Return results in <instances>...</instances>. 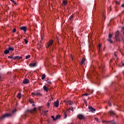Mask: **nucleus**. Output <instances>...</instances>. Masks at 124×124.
I'll return each mask as SVG.
<instances>
[{
    "label": "nucleus",
    "mask_w": 124,
    "mask_h": 124,
    "mask_svg": "<svg viewBox=\"0 0 124 124\" xmlns=\"http://www.w3.org/2000/svg\"><path fill=\"white\" fill-rule=\"evenodd\" d=\"M115 39L116 41H119V42L123 41V38L120 36V31H119L115 32Z\"/></svg>",
    "instance_id": "f257e3e1"
},
{
    "label": "nucleus",
    "mask_w": 124,
    "mask_h": 124,
    "mask_svg": "<svg viewBox=\"0 0 124 124\" xmlns=\"http://www.w3.org/2000/svg\"><path fill=\"white\" fill-rule=\"evenodd\" d=\"M27 112L28 113H31V114H33V116H34V117L36 116V114H37V109H36V108H34L32 109H27Z\"/></svg>",
    "instance_id": "f03ea898"
},
{
    "label": "nucleus",
    "mask_w": 124,
    "mask_h": 124,
    "mask_svg": "<svg viewBox=\"0 0 124 124\" xmlns=\"http://www.w3.org/2000/svg\"><path fill=\"white\" fill-rule=\"evenodd\" d=\"M31 95L32 96H41L42 95V93H41L39 90H37L35 91L34 93H32Z\"/></svg>",
    "instance_id": "7ed1b4c3"
},
{
    "label": "nucleus",
    "mask_w": 124,
    "mask_h": 124,
    "mask_svg": "<svg viewBox=\"0 0 124 124\" xmlns=\"http://www.w3.org/2000/svg\"><path fill=\"white\" fill-rule=\"evenodd\" d=\"M77 118L78 120L85 121L86 120V116L82 114H79L77 115Z\"/></svg>",
    "instance_id": "20e7f679"
},
{
    "label": "nucleus",
    "mask_w": 124,
    "mask_h": 124,
    "mask_svg": "<svg viewBox=\"0 0 124 124\" xmlns=\"http://www.w3.org/2000/svg\"><path fill=\"white\" fill-rule=\"evenodd\" d=\"M9 117H11V114L6 113L0 117V120H3L6 118H9Z\"/></svg>",
    "instance_id": "39448f33"
},
{
    "label": "nucleus",
    "mask_w": 124,
    "mask_h": 124,
    "mask_svg": "<svg viewBox=\"0 0 124 124\" xmlns=\"http://www.w3.org/2000/svg\"><path fill=\"white\" fill-rule=\"evenodd\" d=\"M53 42L54 41L53 40H49L46 45V48H49V47H51V46L53 45Z\"/></svg>",
    "instance_id": "423d86ee"
},
{
    "label": "nucleus",
    "mask_w": 124,
    "mask_h": 124,
    "mask_svg": "<svg viewBox=\"0 0 124 124\" xmlns=\"http://www.w3.org/2000/svg\"><path fill=\"white\" fill-rule=\"evenodd\" d=\"M59 100H57L56 101L54 102L53 103V106L54 107H59Z\"/></svg>",
    "instance_id": "0eeeda50"
},
{
    "label": "nucleus",
    "mask_w": 124,
    "mask_h": 124,
    "mask_svg": "<svg viewBox=\"0 0 124 124\" xmlns=\"http://www.w3.org/2000/svg\"><path fill=\"white\" fill-rule=\"evenodd\" d=\"M89 109L90 110V111L92 112L93 113L95 111V108H93V107L91 106H89Z\"/></svg>",
    "instance_id": "6e6552de"
},
{
    "label": "nucleus",
    "mask_w": 124,
    "mask_h": 124,
    "mask_svg": "<svg viewBox=\"0 0 124 124\" xmlns=\"http://www.w3.org/2000/svg\"><path fill=\"white\" fill-rule=\"evenodd\" d=\"M20 30L23 31L24 32H26V31H27V27L22 26L20 27Z\"/></svg>",
    "instance_id": "1a4fd4ad"
},
{
    "label": "nucleus",
    "mask_w": 124,
    "mask_h": 124,
    "mask_svg": "<svg viewBox=\"0 0 124 124\" xmlns=\"http://www.w3.org/2000/svg\"><path fill=\"white\" fill-rule=\"evenodd\" d=\"M30 83V80L29 79L25 78L23 81V84H29Z\"/></svg>",
    "instance_id": "9d476101"
},
{
    "label": "nucleus",
    "mask_w": 124,
    "mask_h": 124,
    "mask_svg": "<svg viewBox=\"0 0 124 124\" xmlns=\"http://www.w3.org/2000/svg\"><path fill=\"white\" fill-rule=\"evenodd\" d=\"M20 59H23V57L22 56H15L14 57V60H16L17 61H19Z\"/></svg>",
    "instance_id": "9b49d317"
},
{
    "label": "nucleus",
    "mask_w": 124,
    "mask_h": 124,
    "mask_svg": "<svg viewBox=\"0 0 124 124\" xmlns=\"http://www.w3.org/2000/svg\"><path fill=\"white\" fill-rule=\"evenodd\" d=\"M108 113H109V114H110V116H115L116 115V113H115V112H114V111H113V110H110V111H109Z\"/></svg>",
    "instance_id": "f8f14e48"
},
{
    "label": "nucleus",
    "mask_w": 124,
    "mask_h": 124,
    "mask_svg": "<svg viewBox=\"0 0 124 124\" xmlns=\"http://www.w3.org/2000/svg\"><path fill=\"white\" fill-rule=\"evenodd\" d=\"M36 65V62L29 64V66L31 67H34V66H35Z\"/></svg>",
    "instance_id": "ddd939ff"
},
{
    "label": "nucleus",
    "mask_w": 124,
    "mask_h": 124,
    "mask_svg": "<svg viewBox=\"0 0 124 124\" xmlns=\"http://www.w3.org/2000/svg\"><path fill=\"white\" fill-rule=\"evenodd\" d=\"M62 4H63V5H66V4H67V0H62Z\"/></svg>",
    "instance_id": "4468645a"
},
{
    "label": "nucleus",
    "mask_w": 124,
    "mask_h": 124,
    "mask_svg": "<svg viewBox=\"0 0 124 124\" xmlns=\"http://www.w3.org/2000/svg\"><path fill=\"white\" fill-rule=\"evenodd\" d=\"M4 53L5 55H7V54H9V50L8 49H6L4 50Z\"/></svg>",
    "instance_id": "2eb2a0df"
},
{
    "label": "nucleus",
    "mask_w": 124,
    "mask_h": 124,
    "mask_svg": "<svg viewBox=\"0 0 124 124\" xmlns=\"http://www.w3.org/2000/svg\"><path fill=\"white\" fill-rule=\"evenodd\" d=\"M85 60H86V58H83L82 59V60L81 61V62H80V64H81V65H82V64H83L84 62H85Z\"/></svg>",
    "instance_id": "dca6fc26"
},
{
    "label": "nucleus",
    "mask_w": 124,
    "mask_h": 124,
    "mask_svg": "<svg viewBox=\"0 0 124 124\" xmlns=\"http://www.w3.org/2000/svg\"><path fill=\"white\" fill-rule=\"evenodd\" d=\"M60 119H61V115H56L55 118L56 121H57V120H60Z\"/></svg>",
    "instance_id": "f3484780"
},
{
    "label": "nucleus",
    "mask_w": 124,
    "mask_h": 124,
    "mask_svg": "<svg viewBox=\"0 0 124 124\" xmlns=\"http://www.w3.org/2000/svg\"><path fill=\"white\" fill-rule=\"evenodd\" d=\"M8 50H9V51H12V52L14 51V48L9 46V47L8 48Z\"/></svg>",
    "instance_id": "a211bd4d"
},
{
    "label": "nucleus",
    "mask_w": 124,
    "mask_h": 124,
    "mask_svg": "<svg viewBox=\"0 0 124 124\" xmlns=\"http://www.w3.org/2000/svg\"><path fill=\"white\" fill-rule=\"evenodd\" d=\"M44 90L46 92H48V87H47L46 86H44L43 87Z\"/></svg>",
    "instance_id": "6ab92c4d"
},
{
    "label": "nucleus",
    "mask_w": 124,
    "mask_h": 124,
    "mask_svg": "<svg viewBox=\"0 0 124 124\" xmlns=\"http://www.w3.org/2000/svg\"><path fill=\"white\" fill-rule=\"evenodd\" d=\"M63 117L64 119H66L67 117V114H66V111H64L63 113Z\"/></svg>",
    "instance_id": "aec40b11"
},
{
    "label": "nucleus",
    "mask_w": 124,
    "mask_h": 124,
    "mask_svg": "<svg viewBox=\"0 0 124 124\" xmlns=\"http://www.w3.org/2000/svg\"><path fill=\"white\" fill-rule=\"evenodd\" d=\"M45 77H46V75H45V74H43L41 77L42 80H44V79H45Z\"/></svg>",
    "instance_id": "412c9836"
},
{
    "label": "nucleus",
    "mask_w": 124,
    "mask_h": 124,
    "mask_svg": "<svg viewBox=\"0 0 124 124\" xmlns=\"http://www.w3.org/2000/svg\"><path fill=\"white\" fill-rule=\"evenodd\" d=\"M114 122V120L109 121H103V123H106V124H109V123H113Z\"/></svg>",
    "instance_id": "4be33fe9"
},
{
    "label": "nucleus",
    "mask_w": 124,
    "mask_h": 124,
    "mask_svg": "<svg viewBox=\"0 0 124 124\" xmlns=\"http://www.w3.org/2000/svg\"><path fill=\"white\" fill-rule=\"evenodd\" d=\"M46 81L48 84H52V82L49 79H46Z\"/></svg>",
    "instance_id": "5701e85b"
},
{
    "label": "nucleus",
    "mask_w": 124,
    "mask_h": 124,
    "mask_svg": "<svg viewBox=\"0 0 124 124\" xmlns=\"http://www.w3.org/2000/svg\"><path fill=\"white\" fill-rule=\"evenodd\" d=\"M104 68V66H101V67H99V69L102 71Z\"/></svg>",
    "instance_id": "b1692460"
},
{
    "label": "nucleus",
    "mask_w": 124,
    "mask_h": 124,
    "mask_svg": "<svg viewBox=\"0 0 124 124\" xmlns=\"http://www.w3.org/2000/svg\"><path fill=\"white\" fill-rule=\"evenodd\" d=\"M108 42H109L111 44H113V41H112L111 39H108Z\"/></svg>",
    "instance_id": "393cba45"
},
{
    "label": "nucleus",
    "mask_w": 124,
    "mask_h": 124,
    "mask_svg": "<svg viewBox=\"0 0 124 124\" xmlns=\"http://www.w3.org/2000/svg\"><path fill=\"white\" fill-rule=\"evenodd\" d=\"M17 97L18 98H19V99H20V98H21V93H18L17 95Z\"/></svg>",
    "instance_id": "a878e982"
},
{
    "label": "nucleus",
    "mask_w": 124,
    "mask_h": 124,
    "mask_svg": "<svg viewBox=\"0 0 124 124\" xmlns=\"http://www.w3.org/2000/svg\"><path fill=\"white\" fill-rule=\"evenodd\" d=\"M73 18H74V16L72 15L69 17V20H70L71 21V20H72V19H73Z\"/></svg>",
    "instance_id": "bb28decb"
},
{
    "label": "nucleus",
    "mask_w": 124,
    "mask_h": 124,
    "mask_svg": "<svg viewBox=\"0 0 124 124\" xmlns=\"http://www.w3.org/2000/svg\"><path fill=\"white\" fill-rule=\"evenodd\" d=\"M90 94H91L90 93H86L83 94L82 95L83 96H88V95H90Z\"/></svg>",
    "instance_id": "cd10ccee"
},
{
    "label": "nucleus",
    "mask_w": 124,
    "mask_h": 124,
    "mask_svg": "<svg viewBox=\"0 0 124 124\" xmlns=\"http://www.w3.org/2000/svg\"><path fill=\"white\" fill-rule=\"evenodd\" d=\"M30 58H31V55H29L26 57L25 59H26V60H28V59H30Z\"/></svg>",
    "instance_id": "c85d7f7f"
},
{
    "label": "nucleus",
    "mask_w": 124,
    "mask_h": 124,
    "mask_svg": "<svg viewBox=\"0 0 124 124\" xmlns=\"http://www.w3.org/2000/svg\"><path fill=\"white\" fill-rule=\"evenodd\" d=\"M8 59H13V60H14V57L12 56H8Z\"/></svg>",
    "instance_id": "c756f323"
},
{
    "label": "nucleus",
    "mask_w": 124,
    "mask_h": 124,
    "mask_svg": "<svg viewBox=\"0 0 124 124\" xmlns=\"http://www.w3.org/2000/svg\"><path fill=\"white\" fill-rule=\"evenodd\" d=\"M23 40L25 42V44H28V40L26 39H24Z\"/></svg>",
    "instance_id": "7c9ffc66"
},
{
    "label": "nucleus",
    "mask_w": 124,
    "mask_h": 124,
    "mask_svg": "<svg viewBox=\"0 0 124 124\" xmlns=\"http://www.w3.org/2000/svg\"><path fill=\"white\" fill-rule=\"evenodd\" d=\"M51 118L53 119V121H56V118H55V117H54V116H51Z\"/></svg>",
    "instance_id": "2f4dec72"
},
{
    "label": "nucleus",
    "mask_w": 124,
    "mask_h": 124,
    "mask_svg": "<svg viewBox=\"0 0 124 124\" xmlns=\"http://www.w3.org/2000/svg\"><path fill=\"white\" fill-rule=\"evenodd\" d=\"M73 104V101H70V103H69V105H72Z\"/></svg>",
    "instance_id": "473e14b6"
},
{
    "label": "nucleus",
    "mask_w": 124,
    "mask_h": 124,
    "mask_svg": "<svg viewBox=\"0 0 124 124\" xmlns=\"http://www.w3.org/2000/svg\"><path fill=\"white\" fill-rule=\"evenodd\" d=\"M108 105L110 107L112 106V102H111L110 101H109L108 102Z\"/></svg>",
    "instance_id": "72a5a7b5"
},
{
    "label": "nucleus",
    "mask_w": 124,
    "mask_h": 124,
    "mask_svg": "<svg viewBox=\"0 0 124 124\" xmlns=\"http://www.w3.org/2000/svg\"><path fill=\"white\" fill-rule=\"evenodd\" d=\"M122 31L123 32V34H124V27L122 28Z\"/></svg>",
    "instance_id": "f704fd0d"
},
{
    "label": "nucleus",
    "mask_w": 124,
    "mask_h": 124,
    "mask_svg": "<svg viewBox=\"0 0 124 124\" xmlns=\"http://www.w3.org/2000/svg\"><path fill=\"white\" fill-rule=\"evenodd\" d=\"M12 2H13L14 4H16V5H17V3L15 1H14V0H13Z\"/></svg>",
    "instance_id": "c9c22d12"
},
{
    "label": "nucleus",
    "mask_w": 124,
    "mask_h": 124,
    "mask_svg": "<svg viewBox=\"0 0 124 124\" xmlns=\"http://www.w3.org/2000/svg\"><path fill=\"white\" fill-rule=\"evenodd\" d=\"M108 37H109L108 39H111V38H112V34H109V36H108Z\"/></svg>",
    "instance_id": "e433bc0d"
},
{
    "label": "nucleus",
    "mask_w": 124,
    "mask_h": 124,
    "mask_svg": "<svg viewBox=\"0 0 124 124\" xmlns=\"http://www.w3.org/2000/svg\"><path fill=\"white\" fill-rule=\"evenodd\" d=\"M69 103H70V101H68L67 102H66V105H69Z\"/></svg>",
    "instance_id": "4c0bfd02"
},
{
    "label": "nucleus",
    "mask_w": 124,
    "mask_h": 124,
    "mask_svg": "<svg viewBox=\"0 0 124 124\" xmlns=\"http://www.w3.org/2000/svg\"><path fill=\"white\" fill-rule=\"evenodd\" d=\"M13 32H16V29L14 28L13 29Z\"/></svg>",
    "instance_id": "58836bf2"
},
{
    "label": "nucleus",
    "mask_w": 124,
    "mask_h": 124,
    "mask_svg": "<svg viewBox=\"0 0 124 124\" xmlns=\"http://www.w3.org/2000/svg\"><path fill=\"white\" fill-rule=\"evenodd\" d=\"M46 106L49 108L50 106V103L49 102L47 103Z\"/></svg>",
    "instance_id": "ea45409f"
},
{
    "label": "nucleus",
    "mask_w": 124,
    "mask_h": 124,
    "mask_svg": "<svg viewBox=\"0 0 124 124\" xmlns=\"http://www.w3.org/2000/svg\"><path fill=\"white\" fill-rule=\"evenodd\" d=\"M26 117H28V115L27 114H25L24 116L22 117L23 119H25Z\"/></svg>",
    "instance_id": "a19ab883"
},
{
    "label": "nucleus",
    "mask_w": 124,
    "mask_h": 124,
    "mask_svg": "<svg viewBox=\"0 0 124 124\" xmlns=\"http://www.w3.org/2000/svg\"><path fill=\"white\" fill-rule=\"evenodd\" d=\"M42 108V107H39L38 108V110H39V111H40V110H41V108Z\"/></svg>",
    "instance_id": "79ce46f5"
},
{
    "label": "nucleus",
    "mask_w": 124,
    "mask_h": 124,
    "mask_svg": "<svg viewBox=\"0 0 124 124\" xmlns=\"http://www.w3.org/2000/svg\"><path fill=\"white\" fill-rule=\"evenodd\" d=\"M41 39H42V40L43 39V38H44V36H43V34H42L41 35Z\"/></svg>",
    "instance_id": "37998d69"
},
{
    "label": "nucleus",
    "mask_w": 124,
    "mask_h": 124,
    "mask_svg": "<svg viewBox=\"0 0 124 124\" xmlns=\"http://www.w3.org/2000/svg\"><path fill=\"white\" fill-rule=\"evenodd\" d=\"M116 3H117V4H120V1H116Z\"/></svg>",
    "instance_id": "c03bdc74"
},
{
    "label": "nucleus",
    "mask_w": 124,
    "mask_h": 124,
    "mask_svg": "<svg viewBox=\"0 0 124 124\" xmlns=\"http://www.w3.org/2000/svg\"><path fill=\"white\" fill-rule=\"evenodd\" d=\"M94 119H95V121H96L97 122H98V118L95 117Z\"/></svg>",
    "instance_id": "a18cd8bd"
},
{
    "label": "nucleus",
    "mask_w": 124,
    "mask_h": 124,
    "mask_svg": "<svg viewBox=\"0 0 124 124\" xmlns=\"http://www.w3.org/2000/svg\"><path fill=\"white\" fill-rule=\"evenodd\" d=\"M68 110H71V111L73 112V109H72L71 108H69Z\"/></svg>",
    "instance_id": "49530a36"
},
{
    "label": "nucleus",
    "mask_w": 124,
    "mask_h": 124,
    "mask_svg": "<svg viewBox=\"0 0 124 124\" xmlns=\"http://www.w3.org/2000/svg\"><path fill=\"white\" fill-rule=\"evenodd\" d=\"M15 112H16V109L13 110V113H15Z\"/></svg>",
    "instance_id": "de8ad7c7"
},
{
    "label": "nucleus",
    "mask_w": 124,
    "mask_h": 124,
    "mask_svg": "<svg viewBox=\"0 0 124 124\" xmlns=\"http://www.w3.org/2000/svg\"><path fill=\"white\" fill-rule=\"evenodd\" d=\"M44 113H48V110H46Z\"/></svg>",
    "instance_id": "09e8293b"
},
{
    "label": "nucleus",
    "mask_w": 124,
    "mask_h": 124,
    "mask_svg": "<svg viewBox=\"0 0 124 124\" xmlns=\"http://www.w3.org/2000/svg\"><path fill=\"white\" fill-rule=\"evenodd\" d=\"M30 103H33V102H32V101L30 100Z\"/></svg>",
    "instance_id": "8fccbe9b"
},
{
    "label": "nucleus",
    "mask_w": 124,
    "mask_h": 124,
    "mask_svg": "<svg viewBox=\"0 0 124 124\" xmlns=\"http://www.w3.org/2000/svg\"><path fill=\"white\" fill-rule=\"evenodd\" d=\"M32 106H35L34 103H32Z\"/></svg>",
    "instance_id": "3c124183"
},
{
    "label": "nucleus",
    "mask_w": 124,
    "mask_h": 124,
    "mask_svg": "<svg viewBox=\"0 0 124 124\" xmlns=\"http://www.w3.org/2000/svg\"><path fill=\"white\" fill-rule=\"evenodd\" d=\"M122 7H124V4H123L122 5Z\"/></svg>",
    "instance_id": "603ef678"
},
{
    "label": "nucleus",
    "mask_w": 124,
    "mask_h": 124,
    "mask_svg": "<svg viewBox=\"0 0 124 124\" xmlns=\"http://www.w3.org/2000/svg\"><path fill=\"white\" fill-rule=\"evenodd\" d=\"M116 124L115 122H113V123H112V122H111V124Z\"/></svg>",
    "instance_id": "864d4df0"
},
{
    "label": "nucleus",
    "mask_w": 124,
    "mask_h": 124,
    "mask_svg": "<svg viewBox=\"0 0 124 124\" xmlns=\"http://www.w3.org/2000/svg\"><path fill=\"white\" fill-rule=\"evenodd\" d=\"M98 46H99V48H100L101 47V46L100 45V44Z\"/></svg>",
    "instance_id": "5fc2aeb1"
},
{
    "label": "nucleus",
    "mask_w": 124,
    "mask_h": 124,
    "mask_svg": "<svg viewBox=\"0 0 124 124\" xmlns=\"http://www.w3.org/2000/svg\"><path fill=\"white\" fill-rule=\"evenodd\" d=\"M1 75L0 74V80L1 79Z\"/></svg>",
    "instance_id": "6e6d98bb"
},
{
    "label": "nucleus",
    "mask_w": 124,
    "mask_h": 124,
    "mask_svg": "<svg viewBox=\"0 0 124 124\" xmlns=\"http://www.w3.org/2000/svg\"><path fill=\"white\" fill-rule=\"evenodd\" d=\"M72 60L73 61V57H71Z\"/></svg>",
    "instance_id": "4d7b16f0"
},
{
    "label": "nucleus",
    "mask_w": 124,
    "mask_h": 124,
    "mask_svg": "<svg viewBox=\"0 0 124 124\" xmlns=\"http://www.w3.org/2000/svg\"><path fill=\"white\" fill-rule=\"evenodd\" d=\"M115 57H117V54L114 55Z\"/></svg>",
    "instance_id": "13d9d810"
},
{
    "label": "nucleus",
    "mask_w": 124,
    "mask_h": 124,
    "mask_svg": "<svg viewBox=\"0 0 124 124\" xmlns=\"http://www.w3.org/2000/svg\"><path fill=\"white\" fill-rule=\"evenodd\" d=\"M11 0V1H12V2L13 1V0Z\"/></svg>",
    "instance_id": "bf43d9fd"
},
{
    "label": "nucleus",
    "mask_w": 124,
    "mask_h": 124,
    "mask_svg": "<svg viewBox=\"0 0 124 124\" xmlns=\"http://www.w3.org/2000/svg\"><path fill=\"white\" fill-rule=\"evenodd\" d=\"M19 120H20V121H21V118Z\"/></svg>",
    "instance_id": "052dcab7"
},
{
    "label": "nucleus",
    "mask_w": 124,
    "mask_h": 124,
    "mask_svg": "<svg viewBox=\"0 0 124 124\" xmlns=\"http://www.w3.org/2000/svg\"><path fill=\"white\" fill-rule=\"evenodd\" d=\"M116 117H118V116L116 115Z\"/></svg>",
    "instance_id": "680f3d73"
}]
</instances>
